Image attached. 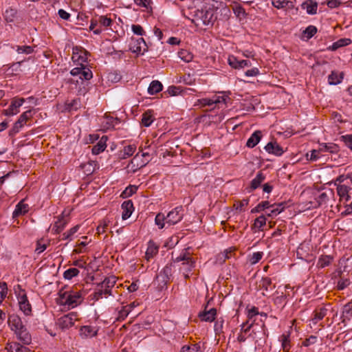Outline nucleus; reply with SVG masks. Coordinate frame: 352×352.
Wrapping results in <instances>:
<instances>
[{"instance_id": "f257e3e1", "label": "nucleus", "mask_w": 352, "mask_h": 352, "mask_svg": "<svg viewBox=\"0 0 352 352\" xmlns=\"http://www.w3.org/2000/svg\"><path fill=\"white\" fill-rule=\"evenodd\" d=\"M8 322L10 329L14 331L19 340L25 344H28L31 342V336L17 315H10Z\"/></svg>"}, {"instance_id": "f03ea898", "label": "nucleus", "mask_w": 352, "mask_h": 352, "mask_svg": "<svg viewBox=\"0 0 352 352\" xmlns=\"http://www.w3.org/2000/svg\"><path fill=\"white\" fill-rule=\"evenodd\" d=\"M189 248L184 249L175 259L174 263H181L179 271L186 279L190 277V274L195 267V261L188 252Z\"/></svg>"}, {"instance_id": "7ed1b4c3", "label": "nucleus", "mask_w": 352, "mask_h": 352, "mask_svg": "<svg viewBox=\"0 0 352 352\" xmlns=\"http://www.w3.org/2000/svg\"><path fill=\"white\" fill-rule=\"evenodd\" d=\"M194 16V21L197 22V25H199L200 23L206 26L212 25L217 19L216 10L212 6H205L201 9H197L195 11Z\"/></svg>"}, {"instance_id": "20e7f679", "label": "nucleus", "mask_w": 352, "mask_h": 352, "mask_svg": "<svg viewBox=\"0 0 352 352\" xmlns=\"http://www.w3.org/2000/svg\"><path fill=\"white\" fill-rule=\"evenodd\" d=\"M81 300V294L77 291H60L56 298L58 304L67 306L68 308H74Z\"/></svg>"}, {"instance_id": "39448f33", "label": "nucleus", "mask_w": 352, "mask_h": 352, "mask_svg": "<svg viewBox=\"0 0 352 352\" xmlns=\"http://www.w3.org/2000/svg\"><path fill=\"white\" fill-rule=\"evenodd\" d=\"M283 209V203L270 205L268 201H263L254 208L251 212L255 213L263 211V213L260 217L264 218L265 216L274 217L280 214Z\"/></svg>"}, {"instance_id": "423d86ee", "label": "nucleus", "mask_w": 352, "mask_h": 352, "mask_svg": "<svg viewBox=\"0 0 352 352\" xmlns=\"http://www.w3.org/2000/svg\"><path fill=\"white\" fill-rule=\"evenodd\" d=\"M129 50L137 54H144L148 50L146 43L143 38L132 37L129 43Z\"/></svg>"}, {"instance_id": "0eeeda50", "label": "nucleus", "mask_w": 352, "mask_h": 352, "mask_svg": "<svg viewBox=\"0 0 352 352\" xmlns=\"http://www.w3.org/2000/svg\"><path fill=\"white\" fill-rule=\"evenodd\" d=\"M76 320V314L72 312L60 317L58 320L57 325L63 330L67 329L72 327L74 324V322Z\"/></svg>"}, {"instance_id": "6e6552de", "label": "nucleus", "mask_w": 352, "mask_h": 352, "mask_svg": "<svg viewBox=\"0 0 352 352\" xmlns=\"http://www.w3.org/2000/svg\"><path fill=\"white\" fill-rule=\"evenodd\" d=\"M25 102V99L23 98H14L10 107L4 110L6 116H10L17 114L19 112V108L23 105Z\"/></svg>"}, {"instance_id": "1a4fd4ad", "label": "nucleus", "mask_w": 352, "mask_h": 352, "mask_svg": "<svg viewBox=\"0 0 352 352\" xmlns=\"http://www.w3.org/2000/svg\"><path fill=\"white\" fill-rule=\"evenodd\" d=\"M29 205L25 203L24 200L18 203L12 213L13 218H18L25 215L29 210Z\"/></svg>"}, {"instance_id": "9d476101", "label": "nucleus", "mask_w": 352, "mask_h": 352, "mask_svg": "<svg viewBox=\"0 0 352 352\" xmlns=\"http://www.w3.org/2000/svg\"><path fill=\"white\" fill-rule=\"evenodd\" d=\"M121 208L122 210V220H126L127 219H129L134 210L133 204L131 200L124 201L121 206Z\"/></svg>"}, {"instance_id": "9b49d317", "label": "nucleus", "mask_w": 352, "mask_h": 352, "mask_svg": "<svg viewBox=\"0 0 352 352\" xmlns=\"http://www.w3.org/2000/svg\"><path fill=\"white\" fill-rule=\"evenodd\" d=\"M265 179V175L262 171H258L256 177L251 181L250 187L248 188V192H251L256 190Z\"/></svg>"}, {"instance_id": "f8f14e48", "label": "nucleus", "mask_w": 352, "mask_h": 352, "mask_svg": "<svg viewBox=\"0 0 352 352\" xmlns=\"http://www.w3.org/2000/svg\"><path fill=\"white\" fill-rule=\"evenodd\" d=\"M337 192L340 199L344 201H349L351 199L350 191L352 188L344 184L337 185Z\"/></svg>"}, {"instance_id": "ddd939ff", "label": "nucleus", "mask_w": 352, "mask_h": 352, "mask_svg": "<svg viewBox=\"0 0 352 352\" xmlns=\"http://www.w3.org/2000/svg\"><path fill=\"white\" fill-rule=\"evenodd\" d=\"M265 150L271 154L280 156L284 153L283 148L276 142H270L265 146Z\"/></svg>"}, {"instance_id": "4468645a", "label": "nucleus", "mask_w": 352, "mask_h": 352, "mask_svg": "<svg viewBox=\"0 0 352 352\" xmlns=\"http://www.w3.org/2000/svg\"><path fill=\"white\" fill-rule=\"evenodd\" d=\"M216 314V309L211 308L208 311L205 309L203 312L199 313V317L202 321L212 322L215 319Z\"/></svg>"}, {"instance_id": "2eb2a0df", "label": "nucleus", "mask_w": 352, "mask_h": 352, "mask_svg": "<svg viewBox=\"0 0 352 352\" xmlns=\"http://www.w3.org/2000/svg\"><path fill=\"white\" fill-rule=\"evenodd\" d=\"M344 78V74L338 71H332L328 76V82L329 85H336L342 82Z\"/></svg>"}, {"instance_id": "dca6fc26", "label": "nucleus", "mask_w": 352, "mask_h": 352, "mask_svg": "<svg viewBox=\"0 0 352 352\" xmlns=\"http://www.w3.org/2000/svg\"><path fill=\"white\" fill-rule=\"evenodd\" d=\"M301 7L307 14H315L317 12L318 3L314 0H307L302 3Z\"/></svg>"}, {"instance_id": "f3484780", "label": "nucleus", "mask_w": 352, "mask_h": 352, "mask_svg": "<svg viewBox=\"0 0 352 352\" xmlns=\"http://www.w3.org/2000/svg\"><path fill=\"white\" fill-rule=\"evenodd\" d=\"M262 137L261 131H254L251 136L248 138L246 142V146L249 148H254L258 144Z\"/></svg>"}, {"instance_id": "a211bd4d", "label": "nucleus", "mask_w": 352, "mask_h": 352, "mask_svg": "<svg viewBox=\"0 0 352 352\" xmlns=\"http://www.w3.org/2000/svg\"><path fill=\"white\" fill-rule=\"evenodd\" d=\"M97 331L98 330L95 327L86 325L81 327L80 333L83 338H91L97 334Z\"/></svg>"}, {"instance_id": "6ab92c4d", "label": "nucleus", "mask_w": 352, "mask_h": 352, "mask_svg": "<svg viewBox=\"0 0 352 352\" xmlns=\"http://www.w3.org/2000/svg\"><path fill=\"white\" fill-rule=\"evenodd\" d=\"M319 151L320 152L337 153L339 151V146L334 143H321L319 144Z\"/></svg>"}, {"instance_id": "aec40b11", "label": "nucleus", "mask_w": 352, "mask_h": 352, "mask_svg": "<svg viewBox=\"0 0 352 352\" xmlns=\"http://www.w3.org/2000/svg\"><path fill=\"white\" fill-rule=\"evenodd\" d=\"M19 308L25 314L29 315L31 313V305L29 303L27 296L25 295H23L21 296L19 301Z\"/></svg>"}, {"instance_id": "412c9836", "label": "nucleus", "mask_w": 352, "mask_h": 352, "mask_svg": "<svg viewBox=\"0 0 352 352\" xmlns=\"http://www.w3.org/2000/svg\"><path fill=\"white\" fill-rule=\"evenodd\" d=\"M3 15L7 23H12L14 22L16 18L17 10L12 8H8L5 10Z\"/></svg>"}, {"instance_id": "4be33fe9", "label": "nucleus", "mask_w": 352, "mask_h": 352, "mask_svg": "<svg viewBox=\"0 0 352 352\" xmlns=\"http://www.w3.org/2000/svg\"><path fill=\"white\" fill-rule=\"evenodd\" d=\"M6 349L9 352H31L29 348L23 346L18 342L9 344Z\"/></svg>"}, {"instance_id": "5701e85b", "label": "nucleus", "mask_w": 352, "mask_h": 352, "mask_svg": "<svg viewBox=\"0 0 352 352\" xmlns=\"http://www.w3.org/2000/svg\"><path fill=\"white\" fill-rule=\"evenodd\" d=\"M317 32V28L314 25H309L305 30H303L301 36V39L303 41H308L312 38Z\"/></svg>"}, {"instance_id": "b1692460", "label": "nucleus", "mask_w": 352, "mask_h": 352, "mask_svg": "<svg viewBox=\"0 0 352 352\" xmlns=\"http://www.w3.org/2000/svg\"><path fill=\"white\" fill-rule=\"evenodd\" d=\"M23 63V60H20L10 65H7L8 68L6 69V72L9 75L16 74V73L22 71L21 67Z\"/></svg>"}, {"instance_id": "393cba45", "label": "nucleus", "mask_w": 352, "mask_h": 352, "mask_svg": "<svg viewBox=\"0 0 352 352\" xmlns=\"http://www.w3.org/2000/svg\"><path fill=\"white\" fill-rule=\"evenodd\" d=\"M111 296V292L109 289H106L104 287H102V285H99L98 287L96 289V292L94 294V298L96 300H98L100 298H102L103 296L107 297V296Z\"/></svg>"}, {"instance_id": "a878e982", "label": "nucleus", "mask_w": 352, "mask_h": 352, "mask_svg": "<svg viewBox=\"0 0 352 352\" xmlns=\"http://www.w3.org/2000/svg\"><path fill=\"white\" fill-rule=\"evenodd\" d=\"M158 252V246L154 242L150 241L148 243V248L146 252V257L147 260L153 258Z\"/></svg>"}, {"instance_id": "bb28decb", "label": "nucleus", "mask_w": 352, "mask_h": 352, "mask_svg": "<svg viewBox=\"0 0 352 352\" xmlns=\"http://www.w3.org/2000/svg\"><path fill=\"white\" fill-rule=\"evenodd\" d=\"M342 322L351 320L352 318V302L346 304L342 309Z\"/></svg>"}, {"instance_id": "cd10ccee", "label": "nucleus", "mask_w": 352, "mask_h": 352, "mask_svg": "<svg viewBox=\"0 0 352 352\" xmlns=\"http://www.w3.org/2000/svg\"><path fill=\"white\" fill-rule=\"evenodd\" d=\"M154 121V118L153 116V111L151 110H148L144 112L142 116V124L146 127H148L151 125L153 122Z\"/></svg>"}, {"instance_id": "c85d7f7f", "label": "nucleus", "mask_w": 352, "mask_h": 352, "mask_svg": "<svg viewBox=\"0 0 352 352\" xmlns=\"http://www.w3.org/2000/svg\"><path fill=\"white\" fill-rule=\"evenodd\" d=\"M279 341L281 342V348L284 352H289L291 348L289 333L283 334L279 337Z\"/></svg>"}, {"instance_id": "c756f323", "label": "nucleus", "mask_w": 352, "mask_h": 352, "mask_svg": "<svg viewBox=\"0 0 352 352\" xmlns=\"http://www.w3.org/2000/svg\"><path fill=\"white\" fill-rule=\"evenodd\" d=\"M162 84L160 81L153 80L148 88V93L150 95H154L162 91Z\"/></svg>"}, {"instance_id": "7c9ffc66", "label": "nucleus", "mask_w": 352, "mask_h": 352, "mask_svg": "<svg viewBox=\"0 0 352 352\" xmlns=\"http://www.w3.org/2000/svg\"><path fill=\"white\" fill-rule=\"evenodd\" d=\"M351 43V40L349 38H341L334 42L331 45H330L327 49L330 51H336L338 48L346 46Z\"/></svg>"}, {"instance_id": "2f4dec72", "label": "nucleus", "mask_w": 352, "mask_h": 352, "mask_svg": "<svg viewBox=\"0 0 352 352\" xmlns=\"http://www.w3.org/2000/svg\"><path fill=\"white\" fill-rule=\"evenodd\" d=\"M249 204V199H243L234 201V208L236 212H241L245 210Z\"/></svg>"}, {"instance_id": "473e14b6", "label": "nucleus", "mask_w": 352, "mask_h": 352, "mask_svg": "<svg viewBox=\"0 0 352 352\" xmlns=\"http://www.w3.org/2000/svg\"><path fill=\"white\" fill-rule=\"evenodd\" d=\"M104 138V137H102L101 140L95 146H93L92 153L94 155H98L106 148L107 145L105 142L103 141ZM105 140H107V137H105Z\"/></svg>"}, {"instance_id": "72a5a7b5", "label": "nucleus", "mask_w": 352, "mask_h": 352, "mask_svg": "<svg viewBox=\"0 0 352 352\" xmlns=\"http://www.w3.org/2000/svg\"><path fill=\"white\" fill-rule=\"evenodd\" d=\"M333 260L331 256L324 255L321 256L317 263V267L319 268H324L329 265Z\"/></svg>"}, {"instance_id": "f704fd0d", "label": "nucleus", "mask_w": 352, "mask_h": 352, "mask_svg": "<svg viewBox=\"0 0 352 352\" xmlns=\"http://www.w3.org/2000/svg\"><path fill=\"white\" fill-rule=\"evenodd\" d=\"M260 287L266 292H272L274 285H272L271 278L268 277L263 278L260 282Z\"/></svg>"}, {"instance_id": "c9c22d12", "label": "nucleus", "mask_w": 352, "mask_h": 352, "mask_svg": "<svg viewBox=\"0 0 352 352\" xmlns=\"http://www.w3.org/2000/svg\"><path fill=\"white\" fill-rule=\"evenodd\" d=\"M27 121L28 120H26L25 118L20 116L18 120L14 123V125L10 131V134L14 135L17 133L20 129L26 123Z\"/></svg>"}, {"instance_id": "e433bc0d", "label": "nucleus", "mask_w": 352, "mask_h": 352, "mask_svg": "<svg viewBox=\"0 0 352 352\" xmlns=\"http://www.w3.org/2000/svg\"><path fill=\"white\" fill-rule=\"evenodd\" d=\"M93 77V74L91 70L85 65H82V71L80 72V75L79 78L81 80H90Z\"/></svg>"}, {"instance_id": "4c0bfd02", "label": "nucleus", "mask_w": 352, "mask_h": 352, "mask_svg": "<svg viewBox=\"0 0 352 352\" xmlns=\"http://www.w3.org/2000/svg\"><path fill=\"white\" fill-rule=\"evenodd\" d=\"M178 56L186 63L190 62L193 58V55L186 50H181L179 51Z\"/></svg>"}, {"instance_id": "58836bf2", "label": "nucleus", "mask_w": 352, "mask_h": 352, "mask_svg": "<svg viewBox=\"0 0 352 352\" xmlns=\"http://www.w3.org/2000/svg\"><path fill=\"white\" fill-rule=\"evenodd\" d=\"M327 309L324 307H321L315 312L314 318L312 321L314 324H316L319 320H322L327 315Z\"/></svg>"}, {"instance_id": "ea45409f", "label": "nucleus", "mask_w": 352, "mask_h": 352, "mask_svg": "<svg viewBox=\"0 0 352 352\" xmlns=\"http://www.w3.org/2000/svg\"><path fill=\"white\" fill-rule=\"evenodd\" d=\"M136 150V146L133 144H130L126 146H125L122 151V158L126 159L131 155L135 153Z\"/></svg>"}, {"instance_id": "a19ab883", "label": "nucleus", "mask_w": 352, "mask_h": 352, "mask_svg": "<svg viewBox=\"0 0 352 352\" xmlns=\"http://www.w3.org/2000/svg\"><path fill=\"white\" fill-rule=\"evenodd\" d=\"M137 190H138L137 186H133V185H129L122 192L121 197H122L123 198L129 197L132 196L133 194H135Z\"/></svg>"}, {"instance_id": "79ce46f5", "label": "nucleus", "mask_w": 352, "mask_h": 352, "mask_svg": "<svg viewBox=\"0 0 352 352\" xmlns=\"http://www.w3.org/2000/svg\"><path fill=\"white\" fill-rule=\"evenodd\" d=\"M181 210V207H177L173 210L168 213L167 217L169 218L170 219H176V220H182V214L179 213Z\"/></svg>"}, {"instance_id": "37998d69", "label": "nucleus", "mask_w": 352, "mask_h": 352, "mask_svg": "<svg viewBox=\"0 0 352 352\" xmlns=\"http://www.w3.org/2000/svg\"><path fill=\"white\" fill-rule=\"evenodd\" d=\"M228 99H229V98L227 96H225V95L216 96L215 95L212 98H211L212 105L219 104L221 103L226 104L227 102Z\"/></svg>"}, {"instance_id": "c03bdc74", "label": "nucleus", "mask_w": 352, "mask_h": 352, "mask_svg": "<svg viewBox=\"0 0 352 352\" xmlns=\"http://www.w3.org/2000/svg\"><path fill=\"white\" fill-rule=\"evenodd\" d=\"M16 52L18 54H30L33 52V48L31 46L28 45H16Z\"/></svg>"}, {"instance_id": "a18cd8bd", "label": "nucleus", "mask_w": 352, "mask_h": 352, "mask_svg": "<svg viewBox=\"0 0 352 352\" xmlns=\"http://www.w3.org/2000/svg\"><path fill=\"white\" fill-rule=\"evenodd\" d=\"M79 274V270L76 268H69L63 274L65 279L70 280Z\"/></svg>"}, {"instance_id": "49530a36", "label": "nucleus", "mask_w": 352, "mask_h": 352, "mask_svg": "<svg viewBox=\"0 0 352 352\" xmlns=\"http://www.w3.org/2000/svg\"><path fill=\"white\" fill-rule=\"evenodd\" d=\"M116 283V280L114 277H109L105 278L100 285H102V287H104L106 289H111V287L114 286Z\"/></svg>"}, {"instance_id": "de8ad7c7", "label": "nucleus", "mask_w": 352, "mask_h": 352, "mask_svg": "<svg viewBox=\"0 0 352 352\" xmlns=\"http://www.w3.org/2000/svg\"><path fill=\"white\" fill-rule=\"evenodd\" d=\"M228 64L233 68L240 69L241 60L234 56H230L228 59Z\"/></svg>"}, {"instance_id": "09e8293b", "label": "nucleus", "mask_w": 352, "mask_h": 352, "mask_svg": "<svg viewBox=\"0 0 352 352\" xmlns=\"http://www.w3.org/2000/svg\"><path fill=\"white\" fill-rule=\"evenodd\" d=\"M131 30L133 33L138 36H144L145 35L146 32L144 30L143 28L138 24H133L131 25Z\"/></svg>"}, {"instance_id": "8fccbe9b", "label": "nucleus", "mask_w": 352, "mask_h": 352, "mask_svg": "<svg viewBox=\"0 0 352 352\" xmlns=\"http://www.w3.org/2000/svg\"><path fill=\"white\" fill-rule=\"evenodd\" d=\"M289 1L287 0H272L273 6L278 9L284 8L288 6Z\"/></svg>"}, {"instance_id": "3c124183", "label": "nucleus", "mask_w": 352, "mask_h": 352, "mask_svg": "<svg viewBox=\"0 0 352 352\" xmlns=\"http://www.w3.org/2000/svg\"><path fill=\"white\" fill-rule=\"evenodd\" d=\"M263 255L261 252H254L250 257V263L252 265L257 263L262 258Z\"/></svg>"}, {"instance_id": "603ef678", "label": "nucleus", "mask_w": 352, "mask_h": 352, "mask_svg": "<svg viewBox=\"0 0 352 352\" xmlns=\"http://www.w3.org/2000/svg\"><path fill=\"white\" fill-rule=\"evenodd\" d=\"M63 222V221H55L54 226H50V229H51L52 232L54 234L58 233L64 228L65 224Z\"/></svg>"}, {"instance_id": "864d4df0", "label": "nucleus", "mask_w": 352, "mask_h": 352, "mask_svg": "<svg viewBox=\"0 0 352 352\" xmlns=\"http://www.w3.org/2000/svg\"><path fill=\"white\" fill-rule=\"evenodd\" d=\"M340 140L342 141L344 143V144L352 151V135L351 134L342 135L340 137Z\"/></svg>"}, {"instance_id": "5fc2aeb1", "label": "nucleus", "mask_w": 352, "mask_h": 352, "mask_svg": "<svg viewBox=\"0 0 352 352\" xmlns=\"http://www.w3.org/2000/svg\"><path fill=\"white\" fill-rule=\"evenodd\" d=\"M234 248L232 247L225 250L223 253L219 255V259H221V260L223 259L224 261L226 259H228V258H231L232 254L234 252Z\"/></svg>"}, {"instance_id": "6e6d98bb", "label": "nucleus", "mask_w": 352, "mask_h": 352, "mask_svg": "<svg viewBox=\"0 0 352 352\" xmlns=\"http://www.w3.org/2000/svg\"><path fill=\"white\" fill-rule=\"evenodd\" d=\"M7 292V283L6 282L0 283V302L6 297Z\"/></svg>"}, {"instance_id": "4d7b16f0", "label": "nucleus", "mask_w": 352, "mask_h": 352, "mask_svg": "<svg viewBox=\"0 0 352 352\" xmlns=\"http://www.w3.org/2000/svg\"><path fill=\"white\" fill-rule=\"evenodd\" d=\"M233 12L237 17H244L246 16L245 9L241 6H236L233 8Z\"/></svg>"}, {"instance_id": "13d9d810", "label": "nucleus", "mask_w": 352, "mask_h": 352, "mask_svg": "<svg viewBox=\"0 0 352 352\" xmlns=\"http://www.w3.org/2000/svg\"><path fill=\"white\" fill-rule=\"evenodd\" d=\"M135 4L140 7L146 8L148 11L149 9L151 10V0H134Z\"/></svg>"}, {"instance_id": "bf43d9fd", "label": "nucleus", "mask_w": 352, "mask_h": 352, "mask_svg": "<svg viewBox=\"0 0 352 352\" xmlns=\"http://www.w3.org/2000/svg\"><path fill=\"white\" fill-rule=\"evenodd\" d=\"M131 312L130 306H124L119 311L118 318L120 320H124Z\"/></svg>"}, {"instance_id": "052dcab7", "label": "nucleus", "mask_w": 352, "mask_h": 352, "mask_svg": "<svg viewBox=\"0 0 352 352\" xmlns=\"http://www.w3.org/2000/svg\"><path fill=\"white\" fill-rule=\"evenodd\" d=\"M98 22L99 23L104 26V27H109L112 24V21L111 19L109 18H107V16H101L99 17V19H98Z\"/></svg>"}, {"instance_id": "680f3d73", "label": "nucleus", "mask_w": 352, "mask_h": 352, "mask_svg": "<svg viewBox=\"0 0 352 352\" xmlns=\"http://www.w3.org/2000/svg\"><path fill=\"white\" fill-rule=\"evenodd\" d=\"M195 105H199L201 107H206V106L210 107V106H212L211 98L199 99V100H197Z\"/></svg>"}, {"instance_id": "e2e57ef3", "label": "nucleus", "mask_w": 352, "mask_h": 352, "mask_svg": "<svg viewBox=\"0 0 352 352\" xmlns=\"http://www.w3.org/2000/svg\"><path fill=\"white\" fill-rule=\"evenodd\" d=\"M43 240H38L36 243V248L35 249V252L38 254L44 252L47 248V244L42 243Z\"/></svg>"}, {"instance_id": "0e129e2a", "label": "nucleus", "mask_w": 352, "mask_h": 352, "mask_svg": "<svg viewBox=\"0 0 352 352\" xmlns=\"http://www.w3.org/2000/svg\"><path fill=\"white\" fill-rule=\"evenodd\" d=\"M167 91L170 96H177L181 93L182 90L179 87L170 86Z\"/></svg>"}, {"instance_id": "69168bd1", "label": "nucleus", "mask_w": 352, "mask_h": 352, "mask_svg": "<svg viewBox=\"0 0 352 352\" xmlns=\"http://www.w3.org/2000/svg\"><path fill=\"white\" fill-rule=\"evenodd\" d=\"M78 229V226H76L73 228H72L68 232H65L63 235V239H69L70 237L74 234Z\"/></svg>"}, {"instance_id": "338daca9", "label": "nucleus", "mask_w": 352, "mask_h": 352, "mask_svg": "<svg viewBox=\"0 0 352 352\" xmlns=\"http://www.w3.org/2000/svg\"><path fill=\"white\" fill-rule=\"evenodd\" d=\"M316 340H317V337L316 336H311L310 337H309L308 338H307L304 342H303V345L305 346H309L311 344H314L316 342Z\"/></svg>"}, {"instance_id": "774afa93", "label": "nucleus", "mask_w": 352, "mask_h": 352, "mask_svg": "<svg viewBox=\"0 0 352 352\" xmlns=\"http://www.w3.org/2000/svg\"><path fill=\"white\" fill-rule=\"evenodd\" d=\"M190 352H204L202 346L199 344H195L190 346Z\"/></svg>"}]
</instances>
